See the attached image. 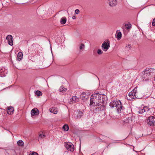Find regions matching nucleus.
Segmentation results:
<instances>
[{"mask_svg": "<svg viewBox=\"0 0 155 155\" xmlns=\"http://www.w3.org/2000/svg\"><path fill=\"white\" fill-rule=\"evenodd\" d=\"M18 145L19 146H23L24 144L23 142L21 140H18L17 143Z\"/></svg>", "mask_w": 155, "mask_h": 155, "instance_id": "obj_24", "label": "nucleus"}, {"mask_svg": "<svg viewBox=\"0 0 155 155\" xmlns=\"http://www.w3.org/2000/svg\"><path fill=\"white\" fill-rule=\"evenodd\" d=\"M147 123L149 125H155V117L153 116L149 117L147 120Z\"/></svg>", "mask_w": 155, "mask_h": 155, "instance_id": "obj_5", "label": "nucleus"}, {"mask_svg": "<svg viewBox=\"0 0 155 155\" xmlns=\"http://www.w3.org/2000/svg\"><path fill=\"white\" fill-rule=\"evenodd\" d=\"M14 111L13 107H8L7 112L9 114H13Z\"/></svg>", "mask_w": 155, "mask_h": 155, "instance_id": "obj_13", "label": "nucleus"}, {"mask_svg": "<svg viewBox=\"0 0 155 155\" xmlns=\"http://www.w3.org/2000/svg\"><path fill=\"white\" fill-rule=\"evenodd\" d=\"M69 128V126L67 124H65L63 126V128L64 131H68Z\"/></svg>", "mask_w": 155, "mask_h": 155, "instance_id": "obj_25", "label": "nucleus"}, {"mask_svg": "<svg viewBox=\"0 0 155 155\" xmlns=\"http://www.w3.org/2000/svg\"><path fill=\"white\" fill-rule=\"evenodd\" d=\"M65 147L67 149L71 152H72L74 150V147L72 143H67L65 145Z\"/></svg>", "mask_w": 155, "mask_h": 155, "instance_id": "obj_6", "label": "nucleus"}, {"mask_svg": "<svg viewBox=\"0 0 155 155\" xmlns=\"http://www.w3.org/2000/svg\"><path fill=\"white\" fill-rule=\"evenodd\" d=\"M117 4L116 0H110L109 5L110 6H114Z\"/></svg>", "mask_w": 155, "mask_h": 155, "instance_id": "obj_17", "label": "nucleus"}, {"mask_svg": "<svg viewBox=\"0 0 155 155\" xmlns=\"http://www.w3.org/2000/svg\"><path fill=\"white\" fill-rule=\"evenodd\" d=\"M152 24L153 26H155V18L153 19Z\"/></svg>", "mask_w": 155, "mask_h": 155, "instance_id": "obj_34", "label": "nucleus"}, {"mask_svg": "<svg viewBox=\"0 0 155 155\" xmlns=\"http://www.w3.org/2000/svg\"><path fill=\"white\" fill-rule=\"evenodd\" d=\"M149 110V107L147 106H145L143 107V108L139 109L138 112L139 114H142L146 111H148Z\"/></svg>", "mask_w": 155, "mask_h": 155, "instance_id": "obj_11", "label": "nucleus"}, {"mask_svg": "<svg viewBox=\"0 0 155 155\" xmlns=\"http://www.w3.org/2000/svg\"><path fill=\"white\" fill-rule=\"evenodd\" d=\"M101 46L103 48H108L110 47L109 41L107 40L104 41L102 44Z\"/></svg>", "mask_w": 155, "mask_h": 155, "instance_id": "obj_9", "label": "nucleus"}, {"mask_svg": "<svg viewBox=\"0 0 155 155\" xmlns=\"http://www.w3.org/2000/svg\"><path fill=\"white\" fill-rule=\"evenodd\" d=\"M67 18L66 17H64L61 18L60 22L62 24H65L66 22Z\"/></svg>", "mask_w": 155, "mask_h": 155, "instance_id": "obj_20", "label": "nucleus"}, {"mask_svg": "<svg viewBox=\"0 0 155 155\" xmlns=\"http://www.w3.org/2000/svg\"><path fill=\"white\" fill-rule=\"evenodd\" d=\"M125 26L127 29H130L131 27V25L130 24H126Z\"/></svg>", "mask_w": 155, "mask_h": 155, "instance_id": "obj_27", "label": "nucleus"}, {"mask_svg": "<svg viewBox=\"0 0 155 155\" xmlns=\"http://www.w3.org/2000/svg\"><path fill=\"white\" fill-rule=\"evenodd\" d=\"M45 136L42 132H41L39 134L38 140L44 138Z\"/></svg>", "mask_w": 155, "mask_h": 155, "instance_id": "obj_19", "label": "nucleus"}, {"mask_svg": "<svg viewBox=\"0 0 155 155\" xmlns=\"http://www.w3.org/2000/svg\"><path fill=\"white\" fill-rule=\"evenodd\" d=\"M81 97L83 100H85L88 98V96L84 92L82 93L81 95Z\"/></svg>", "mask_w": 155, "mask_h": 155, "instance_id": "obj_15", "label": "nucleus"}, {"mask_svg": "<svg viewBox=\"0 0 155 155\" xmlns=\"http://www.w3.org/2000/svg\"><path fill=\"white\" fill-rule=\"evenodd\" d=\"M110 105L111 107H116L117 112L119 113L123 109L122 105L119 100H115L110 103Z\"/></svg>", "mask_w": 155, "mask_h": 155, "instance_id": "obj_2", "label": "nucleus"}, {"mask_svg": "<svg viewBox=\"0 0 155 155\" xmlns=\"http://www.w3.org/2000/svg\"><path fill=\"white\" fill-rule=\"evenodd\" d=\"M76 115L77 119L80 118L83 116V114L82 112L81 111H78L76 112Z\"/></svg>", "mask_w": 155, "mask_h": 155, "instance_id": "obj_14", "label": "nucleus"}, {"mask_svg": "<svg viewBox=\"0 0 155 155\" xmlns=\"http://www.w3.org/2000/svg\"><path fill=\"white\" fill-rule=\"evenodd\" d=\"M76 16H75V15H73L72 16V18L73 19H76Z\"/></svg>", "mask_w": 155, "mask_h": 155, "instance_id": "obj_35", "label": "nucleus"}, {"mask_svg": "<svg viewBox=\"0 0 155 155\" xmlns=\"http://www.w3.org/2000/svg\"><path fill=\"white\" fill-rule=\"evenodd\" d=\"M107 49H104V50L105 51H107Z\"/></svg>", "mask_w": 155, "mask_h": 155, "instance_id": "obj_36", "label": "nucleus"}, {"mask_svg": "<svg viewBox=\"0 0 155 155\" xmlns=\"http://www.w3.org/2000/svg\"><path fill=\"white\" fill-rule=\"evenodd\" d=\"M7 71L4 68H0V76L4 77L6 76L7 73Z\"/></svg>", "mask_w": 155, "mask_h": 155, "instance_id": "obj_7", "label": "nucleus"}, {"mask_svg": "<svg viewBox=\"0 0 155 155\" xmlns=\"http://www.w3.org/2000/svg\"><path fill=\"white\" fill-rule=\"evenodd\" d=\"M137 88L135 87L131 92L129 93L128 96L127 97L128 100H131L137 98H139L137 94Z\"/></svg>", "mask_w": 155, "mask_h": 155, "instance_id": "obj_4", "label": "nucleus"}, {"mask_svg": "<svg viewBox=\"0 0 155 155\" xmlns=\"http://www.w3.org/2000/svg\"><path fill=\"white\" fill-rule=\"evenodd\" d=\"M80 11L78 9H77L75 11V14H78L80 13Z\"/></svg>", "mask_w": 155, "mask_h": 155, "instance_id": "obj_31", "label": "nucleus"}, {"mask_svg": "<svg viewBox=\"0 0 155 155\" xmlns=\"http://www.w3.org/2000/svg\"><path fill=\"white\" fill-rule=\"evenodd\" d=\"M124 122L126 123H129L131 122L132 119L131 117H129L128 115H126L123 118Z\"/></svg>", "mask_w": 155, "mask_h": 155, "instance_id": "obj_10", "label": "nucleus"}, {"mask_svg": "<svg viewBox=\"0 0 155 155\" xmlns=\"http://www.w3.org/2000/svg\"><path fill=\"white\" fill-rule=\"evenodd\" d=\"M97 53L98 54H101L103 53V52L101 49H98Z\"/></svg>", "mask_w": 155, "mask_h": 155, "instance_id": "obj_29", "label": "nucleus"}, {"mask_svg": "<svg viewBox=\"0 0 155 155\" xmlns=\"http://www.w3.org/2000/svg\"><path fill=\"white\" fill-rule=\"evenodd\" d=\"M72 100L73 101V103H74L78 101V99L76 96H73L71 98Z\"/></svg>", "mask_w": 155, "mask_h": 155, "instance_id": "obj_23", "label": "nucleus"}, {"mask_svg": "<svg viewBox=\"0 0 155 155\" xmlns=\"http://www.w3.org/2000/svg\"><path fill=\"white\" fill-rule=\"evenodd\" d=\"M153 71H155V70L153 69H146L143 71L142 74L141 75L143 78L146 79H147L150 76H153Z\"/></svg>", "mask_w": 155, "mask_h": 155, "instance_id": "obj_3", "label": "nucleus"}, {"mask_svg": "<svg viewBox=\"0 0 155 155\" xmlns=\"http://www.w3.org/2000/svg\"><path fill=\"white\" fill-rule=\"evenodd\" d=\"M29 155H38V154L36 152H33L32 153H31Z\"/></svg>", "mask_w": 155, "mask_h": 155, "instance_id": "obj_33", "label": "nucleus"}, {"mask_svg": "<svg viewBox=\"0 0 155 155\" xmlns=\"http://www.w3.org/2000/svg\"><path fill=\"white\" fill-rule=\"evenodd\" d=\"M85 48V46L83 44H81L79 48Z\"/></svg>", "mask_w": 155, "mask_h": 155, "instance_id": "obj_32", "label": "nucleus"}, {"mask_svg": "<svg viewBox=\"0 0 155 155\" xmlns=\"http://www.w3.org/2000/svg\"><path fill=\"white\" fill-rule=\"evenodd\" d=\"M35 94L38 96H40L42 95V93L40 91L37 90L35 92Z\"/></svg>", "mask_w": 155, "mask_h": 155, "instance_id": "obj_26", "label": "nucleus"}, {"mask_svg": "<svg viewBox=\"0 0 155 155\" xmlns=\"http://www.w3.org/2000/svg\"><path fill=\"white\" fill-rule=\"evenodd\" d=\"M23 54L21 52H19L18 54V61H20L23 58Z\"/></svg>", "mask_w": 155, "mask_h": 155, "instance_id": "obj_18", "label": "nucleus"}, {"mask_svg": "<svg viewBox=\"0 0 155 155\" xmlns=\"http://www.w3.org/2000/svg\"><path fill=\"white\" fill-rule=\"evenodd\" d=\"M59 91L61 92H64L67 91V89L64 88L63 86H61L59 89Z\"/></svg>", "mask_w": 155, "mask_h": 155, "instance_id": "obj_22", "label": "nucleus"}, {"mask_svg": "<svg viewBox=\"0 0 155 155\" xmlns=\"http://www.w3.org/2000/svg\"><path fill=\"white\" fill-rule=\"evenodd\" d=\"M107 97L104 95L99 94L92 95L90 100V104L96 106L101 105L104 107L107 103Z\"/></svg>", "mask_w": 155, "mask_h": 155, "instance_id": "obj_1", "label": "nucleus"}, {"mask_svg": "<svg viewBox=\"0 0 155 155\" xmlns=\"http://www.w3.org/2000/svg\"><path fill=\"white\" fill-rule=\"evenodd\" d=\"M12 38V37L11 35H7L6 38V40L8 41V44L11 46L13 45Z\"/></svg>", "mask_w": 155, "mask_h": 155, "instance_id": "obj_8", "label": "nucleus"}, {"mask_svg": "<svg viewBox=\"0 0 155 155\" xmlns=\"http://www.w3.org/2000/svg\"><path fill=\"white\" fill-rule=\"evenodd\" d=\"M50 112L52 113L56 114H57L58 111L56 109L52 107L50 109Z\"/></svg>", "mask_w": 155, "mask_h": 155, "instance_id": "obj_21", "label": "nucleus"}, {"mask_svg": "<svg viewBox=\"0 0 155 155\" xmlns=\"http://www.w3.org/2000/svg\"><path fill=\"white\" fill-rule=\"evenodd\" d=\"M32 47L34 48H40V46L38 44H34L32 45Z\"/></svg>", "mask_w": 155, "mask_h": 155, "instance_id": "obj_28", "label": "nucleus"}, {"mask_svg": "<svg viewBox=\"0 0 155 155\" xmlns=\"http://www.w3.org/2000/svg\"><path fill=\"white\" fill-rule=\"evenodd\" d=\"M51 53H52V49H51Z\"/></svg>", "mask_w": 155, "mask_h": 155, "instance_id": "obj_37", "label": "nucleus"}, {"mask_svg": "<svg viewBox=\"0 0 155 155\" xmlns=\"http://www.w3.org/2000/svg\"><path fill=\"white\" fill-rule=\"evenodd\" d=\"M122 37V34L120 31H117L116 34V37L118 40H120Z\"/></svg>", "mask_w": 155, "mask_h": 155, "instance_id": "obj_16", "label": "nucleus"}, {"mask_svg": "<svg viewBox=\"0 0 155 155\" xmlns=\"http://www.w3.org/2000/svg\"><path fill=\"white\" fill-rule=\"evenodd\" d=\"M39 114L38 110L36 108H34L31 111V115H37Z\"/></svg>", "mask_w": 155, "mask_h": 155, "instance_id": "obj_12", "label": "nucleus"}, {"mask_svg": "<svg viewBox=\"0 0 155 155\" xmlns=\"http://www.w3.org/2000/svg\"><path fill=\"white\" fill-rule=\"evenodd\" d=\"M126 48H132L131 45L130 44H127L126 45Z\"/></svg>", "mask_w": 155, "mask_h": 155, "instance_id": "obj_30", "label": "nucleus"}]
</instances>
